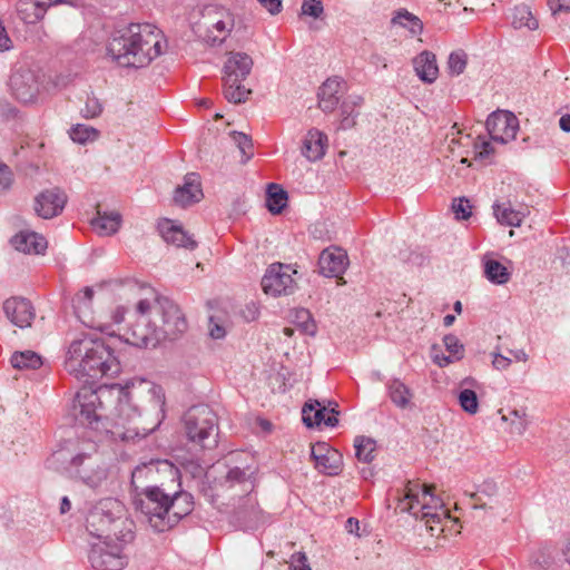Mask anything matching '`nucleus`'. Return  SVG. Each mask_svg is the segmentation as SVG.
<instances>
[{
  "label": "nucleus",
  "instance_id": "obj_37",
  "mask_svg": "<svg viewBox=\"0 0 570 570\" xmlns=\"http://www.w3.org/2000/svg\"><path fill=\"white\" fill-rule=\"evenodd\" d=\"M17 370H37L42 365V357L33 351L14 352L10 358Z\"/></svg>",
  "mask_w": 570,
  "mask_h": 570
},
{
  "label": "nucleus",
  "instance_id": "obj_17",
  "mask_svg": "<svg viewBox=\"0 0 570 570\" xmlns=\"http://www.w3.org/2000/svg\"><path fill=\"white\" fill-rule=\"evenodd\" d=\"M67 199L66 193L60 188L46 189L36 197L35 210L41 218H53L62 213Z\"/></svg>",
  "mask_w": 570,
  "mask_h": 570
},
{
  "label": "nucleus",
  "instance_id": "obj_38",
  "mask_svg": "<svg viewBox=\"0 0 570 570\" xmlns=\"http://www.w3.org/2000/svg\"><path fill=\"white\" fill-rule=\"evenodd\" d=\"M483 265L484 276L492 284L503 285L510 281V272L500 262L495 259H485Z\"/></svg>",
  "mask_w": 570,
  "mask_h": 570
},
{
  "label": "nucleus",
  "instance_id": "obj_15",
  "mask_svg": "<svg viewBox=\"0 0 570 570\" xmlns=\"http://www.w3.org/2000/svg\"><path fill=\"white\" fill-rule=\"evenodd\" d=\"M295 273L296 271H293L289 265L282 263L269 265L262 278L264 293L275 297L292 294L296 285L292 276Z\"/></svg>",
  "mask_w": 570,
  "mask_h": 570
},
{
  "label": "nucleus",
  "instance_id": "obj_22",
  "mask_svg": "<svg viewBox=\"0 0 570 570\" xmlns=\"http://www.w3.org/2000/svg\"><path fill=\"white\" fill-rule=\"evenodd\" d=\"M158 230L163 239L177 247H183L188 250H194L197 247V242L186 233L181 226L175 225L170 219H163L158 223Z\"/></svg>",
  "mask_w": 570,
  "mask_h": 570
},
{
  "label": "nucleus",
  "instance_id": "obj_31",
  "mask_svg": "<svg viewBox=\"0 0 570 570\" xmlns=\"http://www.w3.org/2000/svg\"><path fill=\"white\" fill-rule=\"evenodd\" d=\"M389 396L392 403L402 410L412 405L413 393L401 380L394 379L387 384Z\"/></svg>",
  "mask_w": 570,
  "mask_h": 570
},
{
  "label": "nucleus",
  "instance_id": "obj_33",
  "mask_svg": "<svg viewBox=\"0 0 570 570\" xmlns=\"http://www.w3.org/2000/svg\"><path fill=\"white\" fill-rule=\"evenodd\" d=\"M121 223V216L119 213L104 214L98 212V216L91 220L94 229L102 236H109L115 234Z\"/></svg>",
  "mask_w": 570,
  "mask_h": 570
},
{
  "label": "nucleus",
  "instance_id": "obj_20",
  "mask_svg": "<svg viewBox=\"0 0 570 570\" xmlns=\"http://www.w3.org/2000/svg\"><path fill=\"white\" fill-rule=\"evenodd\" d=\"M318 267L325 277H338L347 267V255L337 247L326 248L320 255Z\"/></svg>",
  "mask_w": 570,
  "mask_h": 570
},
{
  "label": "nucleus",
  "instance_id": "obj_50",
  "mask_svg": "<svg viewBox=\"0 0 570 570\" xmlns=\"http://www.w3.org/2000/svg\"><path fill=\"white\" fill-rule=\"evenodd\" d=\"M301 11L302 14L318 19L324 12V6L321 0H303Z\"/></svg>",
  "mask_w": 570,
  "mask_h": 570
},
{
  "label": "nucleus",
  "instance_id": "obj_2",
  "mask_svg": "<svg viewBox=\"0 0 570 570\" xmlns=\"http://www.w3.org/2000/svg\"><path fill=\"white\" fill-rule=\"evenodd\" d=\"M161 42L154 24L130 23L112 33L107 53L120 67L142 68L161 55Z\"/></svg>",
  "mask_w": 570,
  "mask_h": 570
},
{
  "label": "nucleus",
  "instance_id": "obj_10",
  "mask_svg": "<svg viewBox=\"0 0 570 570\" xmlns=\"http://www.w3.org/2000/svg\"><path fill=\"white\" fill-rule=\"evenodd\" d=\"M69 470L91 489L100 488L109 475V465L105 455L98 451L95 444L73 455L69 462Z\"/></svg>",
  "mask_w": 570,
  "mask_h": 570
},
{
  "label": "nucleus",
  "instance_id": "obj_13",
  "mask_svg": "<svg viewBox=\"0 0 570 570\" xmlns=\"http://www.w3.org/2000/svg\"><path fill=\"white\" fill-rule=\"evenodd\" d=\"M137 320L127 325L122 337L126 343L137 347L156 346L160 343L156 328V320L151 311L137 312Z\"/></svg>",
  "mask_w": 570,
  "mask_h": 570
},
{
  "label": "nucleus",
  "instance_id": "obj_60",
  "mask_svg": "<svg viewBox=\"0 0 570 570\" xmlns=\"http://www.w3.org/2000/svg\"><path fill=\"white\" fill-rule=\"evenodd\" d=\"M242 314L247 322L255 321L259 315L258 306L252 302L245 306Z\"/></svg>",
  "mask_w": 570,
  "mask_h": 570
},
{
  "label": "nucleus",
  "instance_id": "obj_25",
  "mask_svg": "<svg viewBox=\"0 0 570 570\" xmlns=\"http://www.w3.org/2000/svg\"><path fill=\"white\" fill-rule=\"evenodd\" d=\"M92 287H85L80 293L76 294L72 299V306L77 318L88 327H95L96 323L92 316Z\"/></svg>",
  "mask_w": 570,
  "mask_h": 570
},
{
  "label": "nucleus",
  "instance_id": "obj_44",
  "mask_svg": "<svg viewBox=\"0 0 570 570\" xmlns=\"http://www.w3.org/2000/svg\"><path fill=\"white\" fill-rule=\"evenodd\" d=\"M98 136V131L86 125H76L70 130V138L79 144H85L89 140H94Z\"/></svg>",
  "mask_w": 570,
  "mask_h": 570
},
{
  "label": "nucleus",
  "instance_id": "obj_40",
  "mask_svg": "<svg viewBox=\"0 0 570 570\" xmlns=\"http://www.w3.org/2000/svg\"><path fill=\"white\" fill-rule=\"evenodd\" d=\"M355 455L358 461L371 463L374 460L376 442L366 436H356L354 440Z\"/></svg>",
  "mask_w": 570,
  "mask_h": 570
},
{
  "label": "nucleus",
  "instance_id": "obj_52",
  "mask_svg": "<svg viewBox=\"0 0 570 570\" xmlns=\"http://www.w3.org/2000/svg\"><path fill=\"white\" fill-rule=\"evenodd\" d=\"M13 184V173L8 165L0 161V193L8 191Z\"/></svg>",
  "mask_w": 570,
  "mask_h": 570
},
{
  "label": "nucleus",
  "instance_id": "obj_56",
  "mask_svg": "<svg viewBox=\"0 0 570 570\" xmlns=\"http://www.w3.org/2000/svg\"><path fill=\"white\" fill-rule=\"evenodd\" d=\"M291 568L292 570H312L305 553L302 552L292 556Z\"/></svg>",
  "mask_w": 570,
  "mask_h": 570
},
{
  "label": "nucleus",
  "instance_id": "obj_46",
  "mask_svg": "<svg viewBox=\"0 0 570 570\" xmlns=\"http://www.w3.org/2000/svg\"><path fill=\"white\" fill-rule=\"evenodd\" d=\"M443 343L449 354L452 355L455 361H460L463 357L464 346L455 335L446 334L443 337Z\"/></svg>",
  "mask_w": 570,
  "mask_h": 570
},
{
  "label": "nucleus",
  "instance_id": "obj_4",
  "mask_svg": "<svg viewBox=\"0 0 570 570\" xmlns=\"http://www.w3.org/2000/svg\"><path fill=\"white\" fill-rule=\"evenodd\" d=\"M236 487H239L244 494L238 497L237 503H233L234 521L244 529H255L263 520V512L258 507L256 495L253 494L256 484L255 471L252 468L229 469L224 480L215 489L204 490V495L212 504H216L223 492Z\"/></svg>",
  "mask_w": 570,
  "mask_h": 570
},
{
  "label": "nucleus",
  "instance_id": "obj_47",
  "mask_svg": "<svg viewBox=\"0 0 570 570\" xmlns=\"http://www.w3.org/2000/svg\"><path fill=\"white\" fill-rule=\"evenodd\" d=\"M452 210L458 220H465L470 218L472 215V206L470 204V200L465 197L453 199Z\"/></svg>",
  "mask_w": 570,
  "mask_h": 570
},
{
  "label": "nucleus",
  "instance_id": "obj_1",
  "mask_svg": "<svg viewBox=\"0 0 570 570\" xmlns=\"http://www.w3.org/2000/svg\"><path fill=\"white\" fill-rule=\"evenodd\" d=\"M117 392L118 403L115 416L102 423V428L115 440L129 441L146 438L153 433L165 419V392L160 385L140 381L138 385L110 387L100 386L94 390L83 386L76 395L80 409V419L90 428L98 430L102 420V396Z\"/></svg>",
  "mask_w": 570,
  "mask_h": 570
},
{
  "label": "nucleus",
  "instance_id": "obj_28",
  "mask_svg": "<svg viewBox=\"0 0 570 570\" xmlns=\"http://www.w3.org/2000/svg\"><path fill=\"white\" fill-rule=\"evenodd\" d=\"M327 136L317 129H311L303 141L302 154L311 161L320 160L325 155Z\"/></svg>",
  "mask_w": 570,
  "mask_h": 570
},
{
  "label": "nucleus",
  "instance_id": "obj_58",
  "mask_svg": "<svg viewBox=\"0 0 570 570\" xmlns=\"http://www.w3.org/2000/svg\"><path fill=\"white\" fill-rule=\"evenodd\" d=\"M263 8H265L271 14L275 16L282 11V0H257Z\"/></svg>",
  "mask_w": 570,
  "mask_h": 570
},
{
  "label": "nucleus",
  "instance_id": "obj_6",
  "mask_svg": "<svg viewBox=\"0 0 570 570\" xmlns=\"http://www.w3.org/2000/svg\"><path fill=\"white\" fill-rule=\"evenodd\" d=\"M151 311L156 320V328L160 342L175 341L188 328V323L180 307L170 298L157 296L153 301L140 299L136 305L137 312Z\"/></svg>",
  "mask_w": 570,
  "mask_h": 570
},
{
  "label": "nucleus",
  "instance_id": "obj_45",
  "mask_svg": "<svg viewBox=\"0 0 570 570\" xmlns=\"http://www.w3.org/2000/svg\"><path fill=\"white\" fill-rule=\"evenodd\" d=\"M230 138L239 148L243 156H245L244 161H247L253 156V142L250 137L239 131H232Z\"/></svg>",
  "mask_w": 570,
  "mask_h": 570
},
{
  "label": "nucleus",
  "instance_id": "obj_32",
  "mask_svg": "<svg viewBox=\"0 0 570 570\" xmlns=\"http://www.w3.org/2000/svg\"><path fill=\"white\" fill-rule=\"evenodd\" d=\"M493 214L501 225L511 227L521 226L527 213L523 210H515L511 207V204H498L493 205Z\"/></svg>",
  "mask_w": 570,
  "mask_h": 570
},
{
  "label": "nucleus",
  "instance_id": "obj_61",
  "mask_svg": "<svg viewBox=\"0 0 570 570\" xmlns=\"http://www.w3.org/2000/svg\"><path fill=\"white\" fill-rule=\"evenodd\" d=\"M493 367L503 371L507 370L511 364V358L505 357L499 353H493V360H492Z\"/></svg>",
  "mask_w": 570,
  "mask_h": 570
},
{
  "label": "nucleus",
  "instance_id": "obj_8",
  "mask_svg": "<svg viewBox=\"0 0 570 570\" xmlns=\"http://www.w3.org/2000/svg\"><path fill=\"white\" fill-rule=\"evenodd\" d=\"M171 480L148 485L134 498V507L140 511L157 532H164L170 500Z\"/></svg>",
  "mask_w": 570,
  "mask_h": 570
},
{
  "label": "nucleus",
  "instance_id": "obj_42",
  "mask_svg": "<svg viewBox=\"0 0 570 570\" xmlns=\"http://www.w3.org/2000/svg\"><path fill=\"white\" fill-rule=\"evenodd\" d=\"M468 65V55L463 50L452 51L448 59V72L450 76L455 77L463 73Z\"/></svg>",
  "mask_w": 570,
  "mask_h": 570
},
{
  "label": "nucleus",
  "instance_id": "obj_27",
  "mask_svg": "<svg viewBox=\"0 0 570 570\" xmlns=\"http://www.w3.org/2000/svg\"><path fill=\"white\" fill-rule=\"evenodd\" d=\"M416 76L425 83H433L439 75L436 57L433 52L424 50L414 60Z\"/></svg>",
  "mask_w": 570,
  "mask_h": 570
},
{
  "label": "nucleus",
  "instance_id": "obj_55",
  "mask_svg": "<svg viewBox=\"0 0 570 570\" xmlns=\"http://www.w3.org/2000/svg\"><path fill=\"white\" fill-rule=\"evenodd\" d=\"M475 159H487L489 158L493 153L494 148L492 147L491 142L482 140L481 142H475Z\"/></svg>",
  "mask_w": 570,
  "mask_h": 570
},
{
  "label": "nucleus",
  "instance_id": "obj_54",
  "mask_svg": "<svg viewBox=\"0 0 570 570\" xmlns=\"http://www.w3.org/2000/svg\"><path fill=\"white\" fill-rule=\"evenodd\" d=\"M432 360L440 367H444V366L455 362V360L453 358L452 355L443 354L441 348L439 346H436V345L432 346Z\"/></svg>",
  "mask_w": 570,
  "mask_h": 570
},
{
  "label": "nucleus",
  "instance_id": "obj_29",
  "mask_svg": "<svg viewBox=\"0 0 570 570\" xmlns=\"http://www.w3.org/2000/svg\"><path fill=\"white\" fill-rule=\"evenodd\" d=\"M341 81L338 78H328L318 89V107L324 112H332L340 102Z\"/></svg>",
  "mask_w": 570,
  "mask_h": 570
},
{
  "label": "nucleus",
  "instance_id": "obj_49",
  "mask_svg": "<svg viewBox=\"0 0 570 570\" xmlns=\"http://www.w3.org/2000/svg\"><path fill=\"white\" fill-rule=\"evenodd\" d=\"M552 554L549 549H540L531 557V563L538 570L548 569L552 564Z\"/></svg>",
  "mask_w": 570,
  "mask_h": 570
},
{
  "label": "nucleus",
  "instance_id": "obj_18",
  "mask_svg": "<svg viewBox=\"0 0 570 570\" xmlns=\"http://www.w3.org/2000/svg\"><path fill=\"white\" fill-rule=\"evenodd\" d=\"M6 317L16 326L26 328L31 326L36 317L35 307L31 302L23 297H10L3 302Z\"/></svg>",
  "mask_w": 570,
  "mask_h": 570
},
{
  "label": "nucleus",
  "instance_id": "obj_12",
  "mask_svg": "<svg viewBox=\"0 0 570 570\" xmlns=\"http://www.w3.org/2000/svg\"><path fill=\"white\" fill-rule=\"evenodd\" d=\"M160 465L171 476L170 500L168 514H166L164 532L175 527L183 518L189 515L194 510V498L190 493L180 489L179 471L169 462L164 461Z\"/></svg>",
  "mask_w": 570,
  "mask_h": 570
},
{
  "label": "nucleus",
  "instance_id": "obj_41",
  "mask_svg": "<svg viewBox=\"0 0 570 570\" xmlns=\"http://www.w3.org/2000/svg\"><path fill=\"white\" fill-rule=\"evenodd\" d=\"M294 324L307 335H314L316 333V324L312 317V314L306 308H297L293 313Z\"/></svg>",
  "mask_w": 570,
  "mask_h": 570
},
{
  "label": "nucleus",
  "instance_id": "obj_39",
  "mask_svg": "<svg viewBox=\"0 0 570 570\" xmlns=\"http://www.w3.org/2000/svg\"><path fill=\"white\" fill-rule=\"evenodd\" d=\"M512 26L515 29L528 28L535 30L539 26L538 20L533 17L530 8L525 4L517 6L512 12Z\"/></svg>",
  "mask_w": 570,
  "mask_h": 570
},
{
  "label": "nucleus",
  "instance_id": "obj_9",
  "mask_svg": "<svg viewBox=\"0 0 570 570\" xmlns=\"http://www.w3.org/2000/svg\"><path fill=\"white\" fill-rule=\"evenodd\" d=\"M252 57L245 52H229L224 65V96L233 104L245 102L252 94L242 82L247 78L253 68Z\"/></svg>",
  "mask_w": 570,
  "mask_h": 570
},
{
  "label": "nucleus",
  "instance_id": "obj_19",
  "mask_svg": "<svg viewBox=\"0 0 570 570\" xmlns=\"http://www.w3.org/2000/svg\"><path fill=\"white\" fill-rule=\"evenodd\" d=\"M311 455L315 461V466L323 473L335 475L340 472L342 456L328 446L325 442H318L312 446Z\"/></svg>",
  "mask_w": 570,
  "mask_h": 570
},
{
  "label": "nucleus",
  "instance_id": "obj_59",
  "mask_svg": "<svg viewBox=\"0 0 570 570\" xmlns=\"http://www.w3.org/2000/svg\"><path fill=\"white\" fill-rule=\"evenodd\" d=\"M12 48V41L8 36V32L0 20V52L8 51Z\"/></svg>",
  "mask_w": 570,
  "mask_h": 570
},
{
  "label": "nucleus",
  "instance_id": "obj_24",
  "mask_svg": "<svg viewBox=\"0 0 570 570\" xmlns=\"http://www.w3.org/2000/svg\"><path fill=\"white\" fill-rule=\"evenodd\" d=\"M203 190L199 176L196 173H189L185 176L184 185L175 189L174 200L176 204L186 207L200 202Z\"/></svg>",
  "mask_w": 570,
  "mask_h": 570
},
{
  "label": "nucleus",
  "instance_id": "obj_43",
  "mask_svg": "<svg viewBox=\"0 0 570 570\" xmlns=\"http://www.w3.org/2000/svg\"><path fill=\"white\" fill-rule=\"evenodd\" d=\"M459 404L462 410L469 414H475L479 410V400L476 393L471 389H463L458 395Z\"/></svg>",
  "mask_w": 570,
  "mask_h": 570
},
{
  "label": "nucleus",
  "instance_id": "obj_7",
  "mask_svg": "<svg viewBox=\"0 0 570 570\" xmlns=\"http://www.w3.org/2000/svg\"><path fill=\"white\" fill-rule=\"evenodd\" d=\"M183 431L189 443L200 449H213L218 443V416L205 404L189 407L183 415Z\"/></svg>",
  "mask_w": 570,
  "mask_h": 570
},
{
  "label": "nucleus",
  "instance_id": "obj_35",
  "mask_svg": "<svg viewBox=\"0 0 570 570\" xmlns=\"http://www.w3.org/2000/svg\"><path fill=\"white\" fill-rule=\"evenodd\" d=\"M391 23L407 29L412 35H420L423 30V22L419 17L406 9H399L394 12Z\"/></svg>",
  "mask_w": 570,
  "mask_h": 570
},
{
  "label": "nucleus",
  "instance_id": "obj_64",
  "mask_svg": "<svg viewBox=\"0 0 570 570\" xmlns=\"http://www.w3.org/2000/svg\"><path fill=\"white\" fill-rule=\"evenodd\" d=\"M126 308L118 306L111 314V320L115 324H120L125 321Z\"/></svg>",
  "mask_w": 570,
  "mask_h": 570
},
{
  "label": "nucleus",
  "instance_id": "obj_5",
  "mask_svg": "<svg viewBox=\"0 0 570 570\" xmlns=\"http://www.w3.org/2000/svg\"><path fill=\"white\" fill-rule=\"evenodd\" d=\"M396 510L423 520L430 531L434 530V524H440L449 517L442 500L434 495L426 484L417 482L407 483L403 498L397 499Z\"/></svg>",
  "mask_w": 570,
  "mask_h": 570
},
{
  "label": "nucleus",
  "instance_id": "obj_53",
  "mask_svg": "<svg viewBox=\"0 0 570 570\" xmlns=\"http://www.w3.org/2000/svg\"><path fill=\"white\" fill-rule=\"evenodd\" d=\"M232 33L238 38H245L249 33V24L244 17L234 14Z\"/></svg>",
  "mask_w": 570,
  "mask_h": 570
},
{
  "label": "nucleus",
  "instance_id": "obj_23",
  "mask_svg": "<svg viewBox=\"0 0 570 570\" xmlns=\"http://www.w3.org/2000/svg\"><path fill=\"white\" fill-rule=\"evenodd\" d=\"M234 22V13L230 11H223L219 18L213 20L207 27L206 33L199 36L209 45H222L225 39L232 35Z\"/></svg>",
  "mask_w": 570,
  "mask_h": 570
},
{
  "label": "nucleus",
  "instance_id": "obj_21",
  "mask_svg": "<svg viewBox=\"0 0 570 570\" xmlns=\"http://www.w3.org/2000/svg\"><path fill=\"white\" fill-rule=\"evenodd\" d=\"M10 87L21 101H30L38 92V82L30 69H18L10 77Z\"/></svg>",
  "mask_w": 570,
  "mask_h": 570
},
{
  "label": "nucleus",
  "instance_id": "obj_26",
  "mask_svg": "<svg viewBox=\"0 0 570 570\" xmlns=\"http://www.w3.org/2000/svg\"><path fill=\"white\" fill-rule=\"evenodd\" d=\"M12 246L26 254H42L47 248V240L35 232H20L11 238Z\"/></svg>",
  "mask_w": 570,
  "mask_h": 570
},
{
  "label": "nucleus",
  "instance_id": "obj_30",
  "mask_svg": "<svg viewBox=\"0 0 570 570\" xmlns=\"http://www.w3.org/2000/svg\"><path fill=\"white\" fill-rule=\"evenodd\" d=\"M48 9V4L39 0H18L16 11L18 17L24 23H36L40 21Z\"/></svg>",
  "mask_w": 570,
  "mask_h": 570
},
{
  "label": "nucleus",
  "instance_id": "obj_14",
  "mask_svg": "<svg viewBox=\"0 0 570 570\" xmlns=\"http://www.w3.org/2000/svg\"><path fill=\"white\" fill-rule=\"evenodd\" d=\"M88 559L91 567L96 570H121L127 564L121 544L114 542L112 539H105L94 543Z\"/></svg>",
  "mask_w": 570,
  "mask_h": 570
},
{
  "label": "nucleus",
  "instance_id": "obj_34",
  "mask_svg": "<svg viewBox=\"0 0 570 570\" xmlns=\"http://www.w3.org/2000/svg\"><path fill=\"white\" fill-rule=\"evenodd\" d=\"M327 413V409L318 401L306 402L302 410V419L307 428L320 426Z\"/></svg>",
  "mask_w": 570,
  "mask_h": 570
},
{
  "label": "nucleus",
  "instance_id": "obj_36",
  "mask_svg": "<svg viewBox=\"0 0 570 570\" xmlns=\"http://www.w3.org/2000/svg\"><path fill=\"white\" fill-rule=\"evenodd\" d=\"M287 193L277 184H269L266 195V207L272 214H279L287 205Z\"/></svg>",
  "mask_w": 570,
  "mask_h": 570
},
{
  "label": "nucleus",
  "instance_id": "obj_51",
  "mask_svg": "<svg viewBox=\"0 0 570 570\" xmlns=\"http://www.w3.org/2000/svg\"><path fill=\"white\" fill-rule=\"evenodd\" d=\"M81 112L86 118L98 117L102 112V105L98 98L94 96L87 97L85 108L81 110Z\"/></svg>",
  "mask_w": 570,
  "mask_h": 570
},
{
  "label": "nucleus",
  "instance_id": "obj_16",
  "mask_svg": "<svg viewBox=\"0 0 570 570\" xmlns=\"http://www.w3.org/2000/svg\"><path fill=\"white\" fill-rule=\"evenodd\" d=\"M485 127L493 141L505 144L515 138L519 125L512 112L498 110L488 117Z\"/></svg>",
  "mask_w": 570,
  "mask_h": 570
},
{
  "label": "nucleus",
  "instance_id": "obj_48",
  "mask_svg": "<svg viewBox=\"0 0 570 570\" xmlns=\"http://www.w3.org/2000/svg\"><path fill=\"white\" fill-rule=\"evenodd\" d=\"M357 102L354 101L352 105L348 104L347 101H344L341 106V114H342V120H341V125H340V128L341 129H350L352 128L354 125H355V118H356V112H355V105Z\"/></svg>",
  "mask_w": 570,
  "mask_h": 570
},
{
  "label": "nucleus",
  "instance_id": "obj_11",
  "mask_svg": "<svg viewBox=\"0 0 570 570\" xmlns=\"http://www.w3.org/2000/svg\"><path fill=\"white\" fill-rule=\"evenodd\" d=\"M121 503L114 498H105L98 501L88 512L86 528L88 532L98 539H111L119 522Z\"/></svg>",
  "mask_w": 570,
  "mask_h": 570
},
{
  "label": "nucleus",
  "instance_id": "obj_63",
  "mask_svg": "<svg viewBox=\"0 0 570 570\" xmlns=\"http://www.w3.org/2000/svg\"><path fill=\"white\" fill-rule=\"evenodd\" d=\"M337 415H338V411H336L335 409L327 411L323 424L326 426H330V428L336 426L338 424Z\"/></svg>",
  "mask_w": 570,
  "mask_h": 570
},
{
  "label": "nucleus",
  "instance_id": "obj_57",
  "mask_svg": "<svg viewBox=\"0 0 570 570\" xmlns=\"http://www.w3.org/2000/svg\"><path fill=\"white\" fill-rule=\"evenodd\" d=\"M552 14L559 12L570 13V0H548Z\"/></svg>",
  "mask_w": 570,
  "mask_h": 570
},
{
  "label": "nucleus",
  "instance_id": "obj_3",
  "mask_svg": "<svg viewBox=\"0 0 570 570\" xmlns=\"http://www.w3.org/2000/svg\"><path fill=\"white\" fill-rule=\"evenodd\" d=\"M66 368L79 380H98L119 371L112 348L101 337L83 335L71 342Z\"/></svg>",
  "mask_w": 570,
  "mask_h": 570
},
{
  "label": "nucleus",
  "instance_id": "obj_62",
  "mask_svg": "<svg viewBox=\"0 0 570 570\" xmlns=\"http://www.w3.org/2000/svg\"><path fill=\"white\" fill-rule=\"evenodd\" d=\"M528 426L527 417L520 416L519 419L511 421V432L518 435H521Z\"/></svg>",
  "mask_w": 570,
  "mask_h": 570
}]
</instances>
